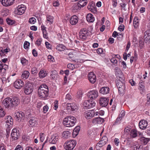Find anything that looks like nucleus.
<instances>
[{
  "mask_svg": "<svg viewBox=\"0 0 150 150\" xmlns=\"http://www.w3.org/2000/svg\"><path fill=\"white\" fill-rule=\"evenodd\" d=\"M122 119L121 117H118L115 121V122L114 123L113 125H115L117 124H119L120 123V121Z\"/></svg>",
  "mask_w": 150,
  "mask_h": 150,
  "instance_id": "57",
  "label": "nucleus"
},
{
  "mask_svg": "<svg viewBox=\"0 0 150 150\" xmlns=\"http://www.w3.org/2000/svg\"><path fill=\"white\" fill-rule=\"evenodd\" d=\"M48 107L47 105L44 106L43 108V112L44 113H46L48 110Z\"/></svg>",
  "mask_w": 150,
  "mask_h": 150,
  "instance_id": "56",
  "label": "nucleus"
},
{
  "mask_svg": "<svg viewBox=\"0 0 150 150\" xmlns=\"http://www.w3.org/2000/svg\"><path fill=\"white\" fill-rule=\"evenodd\" d=\"M48 91L45 90H38V93L39 97L41 98H44L46 97L48 95Z\"/></svg>",
  "mask_w": 150,
  "mask_h": 150,
  "instance_id": "20",
  "label": "nucleus"
},
{
  "mask_svg": "<svg viewBox=\"0 0 150 150\" xmlns=\"http://www.w3.org/2000/svg\"><path fill=\"white\" fill-rule=\"evenodd\" d=\"M98 115V112L96 113L94 110H89L86 111L84 113V115L85 117L87 119H90L94 117L95 115L97 116Z\"/></svg>",
  "mask_w": 150,
  "mask_h": 150,
  "instance_id": "6",
  "label": "nucleus"
},
{
  "mask_svg": "<svg viewBox=\"0 0 150 150\" xmlns=\"http://www.w3.org/2000/svg\"><path fill=\"white\" fill-rule=\"evenodd\" d=\"M96 104V103L95 102L88 100H85L83 104L84 107L87 108L93 107Z\"/></svg>",
  "mask_w": 150,
  "mask_h": 150,
  "instance_id": "8",
  "label": "nucleus"
},
{
  "mask_svg": "<svg viewBox=\"0 0 150 150\" xmlns=\"http://www.w3.org/2000/svg\"><path fill=\"white\" fill-rule=\"evenodd\" d=\"M65 48V47L62 44H60L57 45L56 47L57 50L59 51H63L64 50Z\"/></svg>",
  "mask_w": 150,
  "mask_h": 150,
  "instance_id": "36",
  "label": "nucleus"
},
{
  "mask_svg": "<svg viewBox=\"0 0 150 150\" xmlns=\"http://www.w3.org/2000/svg\"><path fill=\"white\" fill-rule=\"evenodd\" d=\"M26 8L25 6L23 4L19 5L17 8V13L20 15L23 14L25 12Z\"/></svg>",
  "mask_w": 150,
  "mask_h": 150,
  "instance_id": "13",
  "label": "nucleus"
},
{
  "mask_svg": "<svg viewBox=\"0 0 150 150\" xmlns=\"http://www.w3.org/2000/svg\"><path fill=\"white\" fill-rule=\"evenodd\" d=\"M78 21V17L76 16H73L70 20V23L72 25H76Z\"/></svg>",
  "mask_w": 150,
  "mask_h": 150,
  "instance_id": "26",
  "label": "nucleus"
},
{
  "mask_svg": "<svg viewBox=\"0 0 150 150\" xmlns=\"http://www.w3.org/2000/svg\"><path fill=\"white\" fill-rule=\"evenodd\" d=\"M134 150H142V148H140V147L138 145V146H134Z\"/></svg>",
  "mask_w": 150,
  "mask_h": 150,
  "instance_id": "63",
  "label": "nucleus"
},
{
  "mask_svg": "<svg viewBox=\"0 0 150 150\" xmlns=\"http://www.w3.org/2000/svg\"><path fill=\"white\" fill-rule=\"evenodd\" d=\"M76 121V118L73 116L67 117L64 119L63 124L66 127H71L75 125Z\"/></svg>",
  "mask_w": 150,
  "mask_h": 150,
  "instance_id": "2",
  "label": "nucleus"
},
{
  "mask_svg": "<svg viewBox=\"0 0 150 150\" xmlns=\"http://www.w3.org/2000/svg\"><path fill=\"white\" fill-rule=\"evenodd\" d=\"M125 115V111L123 110H122L120 112L119 117H121L122 119V118Z\"/></svg>",
  "mask_w": 150,
  "mask_h": 150,
  "instance_id": "55",
  "label": "nucleus"
},
{
  "mask_svg": "<svg viewBox=\"0 0 150 150\" xmlns=\"http://www.w3.org/2000/svg\"><path fill=\"white\" fill-rule=\"evenodd\" d=\"M43 36L44 38L47 39L48 38V34L47 31H45L42 32Z\"/></svg>",
  "mask_w": 150,
  "mask_h": 150,
  "instance_id": "58",
  "label": "nucleus"
},
{
  "mask_svg": "<svg viewBox=\"0 0 150 150\" xmlns=\"http://www.w3.org/2000/svg\"><path fill=\"white\" fill-rule=\"evenodd\" d=\"M32 74H35L37 73V70L36 68H33L31 71Z\"/></svg>",
  "mask_w": 150,
  "mask_h": 150,
  "instance_id": "60",
  "label": "nucleus"
},
{
  "mask_svg": "<svg viewBox=\"0 0 150 150\" xmlns=\"http://www.w3.org/2000/svg\"><path fill=\"white\" fill-rule=\"evenodd\" d=\"M76 144V142L74 140L66 141L64 144V149L66 150H72Z\"/></svg>",
  "mask_w": 150,
  "mask_h": 150,
  "instance_id": "3",
  "label": "nucleus"
},
{
  "mask_svg": "<svg viewBox=\"0 0 150 150\" xmlns=\"http://www.w3.org/2000/svg\"><path fill=\"white\" fill-rule=\"evenodd\" d=\"M24 85V83L21 80H16L14 83V86L17 89H20Z\"/></svg>",
  "mask_w": 150,
  "mask_h": 150,
  "instance_id": "17",
  "label": "nucleus"
},
{
  "mask_svg": "<svg viewBox=\"0 0 150 150\" xmlns=\"http://www.w3.org/2000/svg\"><path fill=\"white\" fill-rule=\"evenodd\" d=\"M33 86L32 83L28 82L25 85L24 92L27 95H29L33 92Z\"/></svg>",
  "mask_w": 150,
  "mask_h": 150,
  "instance_id": "4",
  "label": "nucleus"
},
{
  "mask_svg": "<svg viewBox=\"0 0 150 150\" xmlns=\"http://www.w3.org/2000/svg\"><path fill=\"white\" fill-rule=\"evenodd\" d=\"M134 56L132 58V62L134 61H135L137 60V54H136L135 53V51H134Z\"/></svg>",
  "mask_w": 150,
  "mask_h": 150,
  "instance_id": "54",
  "label": "nucleus"
},
{
  "mask_svg": "<svg viewBox=\"0 0 150 150\" xmlns=\"http://www.w3.org/2000/svg\"><path fill=\"white\" fill-rule=\"evenodd\" d=\"M21 61L22 64L24 66L28 62V61L23 57L21 59Z\"/></svg>",
  "mask_w": 150,
  "mask_h": 150,
  "instance_id": "46",
  "label": "nucleus"
},
{
  "mask_svg": "<svg viewBox=\"0 0 150 150\" xmlns=\"http://www.w3.org/2000/svg\"><path fill=\"white\" fill-rule=\"evenodd\" d=\"M80 130V127L79 126H77L76 127L74 130V131L73 132V136H74V133H76L75 136H76L78 134V133Z\"/></svg>",
  "mask_w": 150,
  "mask_h": 150,
  "instance_id": "39",
  "label": "nucleus"
},
{
  "mask_svg": "<svg viewBox=\"0 0 150 150\" xmlns=\"http://www.w3.org/2000/svg\"><path fill=\"white\" fill-rule=\"evenodd\" d=\"M124 25H120L118 28V29L120 31H123L124 29Z\"/></svg>",
  "mask_w": 150,
  "mask_h": 150,
  "instance_id": "59",
  "label": "nucleus"
},
{
  "mask_svg": "<svg viewBox=\"0 0 150 150\" xmlns=\"http://www.w3.org/2000/svg\"><path fill=\"white\" fill-rule=\"evenodd\" d=\"M88 78L90 82L92 83H94L96 81V76L93 72H90L88 74Z\"/></svg>",
  "mask_w": 150,
  "mask_h": 150,
  "instance_id": "12",
  "label": "nucleus"
},
{
  "mask_svg": "<svg viewBox=\"0 0 150 150\" xmlns=\"http://www.w3.org/2000/svg\"><path fill=\"white\" fill-rule=\"evenodd\" d=\"M48 91V89L47 86L45 84H43L40 86L39 87L38 90H41Z\"/></svg>",
  "mask_w": 150,
  "mask_h": 150,
  "instance_id": "35",
  "label": "nucleus"
},
{
  "mask_svg": "<svg viewBox=\"0 0 150 150\" xmlns=\"http://www.w3.org/2000/svg\"><path fill=\"white\" fill-rule=\"evenodd\" d=\"M36 21V19L35 18L32 17L29 19L28 22L31 24H34L35 23Z\"/></svg>",
  "mask_w": 150,
  "mask_h": 150,
  "instance_id": "48",
  "label": "nucleus"
},
{
  "mask_svg": "<svg viewBox=\"0 0 150 150\" xmlns=\"http://www.w3.org/2000/svg\"><path fill=\"white\" fill-rule=\"evenodd\" d=\"M14 115L16 117V119L17 120H23L24 116V114L22 112H17L14 114Z\"/></svg>",
  "mask_w": 150,
  "mask_h": 150,
  "instance_id": "22",
  "label": "nucleus"
},
{
  "mask_svg": "<svg viewBox=\"0 0 150 150\" xmlns=\"http://www.w3.org/2000/svg\"><path fill=\"white\" fill-rule=\"evenodd\" d=\"M54 18L50 15H47V20L51 23H52L53 21Z\"/></svg>",
  "mask_w": 150,
  "mask_h": 150,
  "instance_id": "43",
  "label": "nucleus"
},
{
  "mask_svg": "<svg viewBox=\"0 0 150 150\" xmlns=\"http://www.w3.org/2000/svg\"><path fill=\"white\" fill-rule=\"evenodd\" d=\"M15 150H23V148L19 145L17 146Z\"/></svg>",
  "mask_w": 150,
  "mask_h": 150,
  "instance_id": "64",
  "label": "nucleus"
},
{
  "mask_svg": "<svg viewBox=\"0 0 150 150\" xmlns=\"http://www.w3.org/2000/svg\"><path fill=\"white\" fill-rule=\"evenodd\" d=\"M29 75V72L27 71H25L21 75V78L24 79H27Z\"/></svg>",
  "mask_w": 150,
  "mask_h": 150,
  "instance_id": "32",
  "label": "nucleus"
},
{
  "mask_svg": "<svg viewBox=\"0 0 150 150\" xmlns=\"http://www.w3.org/2000/svg\"><path fill=\"white\" fill-rule=\"evenodd\" d=\"M104 121V120L100 117H96L93 119L92 121V123L94 124H102Z\"/></svg>",
  "mask_w": 150,
  "mask_h": 150,
  "instance_id": "28",
  "label": "nucleus"
},
{
  "mask_svg": "<svg viewBox=\"0 0 150 150\" xmlns=\"http://www.w3.org/2000/svg\"><path fill=\"white\" fill-rule=\"evenodd\" d=\"M86 19L87 21L89 22H92L94 20V18L91 13H88L87 15Z\"/></svg>",
  "mask_w": 150,
  "mask_h": 150,
  "instance_id": "29",
  "label": "nucleus"
},
{
  "mask_svg": "<svg viewBox=\"0 0 150 150\" xmlns=\"http://www.w3.org/2000/svg\"><path fill=\"white\" fill-rule=\"evenodd\" d=\"M107 141V139L106 137H103L101 140L97 144L96 147L98 146L101 147L103 146L106 143Z\"/></svg>",
  "mask_w": 150,
  "mask_h": 150,
  "instance_id": "23",
  "label": "nucleus"
},
{
  "mask_svg": "<svg viewBox=\"0 0 150 150\" xmlns=\"http://www.w3.org/2000/svg\"><path fill=\"white\" fill-rule=\"evenodd\" d=\"M118 80L117 81V86L118 88L122 87L123 86H125V78H124L118 79Z\"/></svg>",
  "mask_w": 150,
  "mask_h": 150,
  "instance_id": "24",
  "label": "nucleus"
},
{
  "mask_svg": "<svg viewBox=\"0 0 150 150\" xmlns=\"http://www.w3.org/2000/svg\"><path fill=\"white\" fill-rule=\"evenodd\" d=\"M115 75L118 79L124 78V77L120 69L118 67H116L115 69Z\"/></svg>",
  "mask_w": 150,
  "mask_h": 150,
  "instance_id": "15",
  "label": "nucleus"
},
{
  "mask_svg": "<svg viewBox=\"0 0 150 150\" xmlns=\"http://www.w3.org/2000/svg\"><path fill=\"white\" fill-rule=\"evenodd\" d=\"M14 0H2V4L4 6L8 7L13 4Z\"/></svg>",
  "mask_w": 150,
  "mask_h": 150,
  "instance_id": "18",
  "label": "nucleus"
},
{
  "mask_svg": "<svg viewBox=\"0 0 150 150\" xmlns=\"http://www.w3.org/2000/svg\"><path fill=\"white\" fill-rule=\"evenodd\" d=\"M47 74L45 71L41 69L40 70L39 73V76L40 78H43L45 77Z\"/></svg>",
  "mask_w": 150,
  "mask_h": 150,
  "instance_id": "30",
  "label": "nucleus"
},
{
  "mask_svg": "<svg viewBox=\"0 0 150 150\" xmlns=\"http://www.w3.org/2000/svg\"><path fill=\"white\" fill-rule=\"evenodd\" d=\"M147 100L146 104L148 105H150V94L148 93L147 94Z\"/></svg>",
  "mask_w": 150,
  "mask_h": 150,
  "instance_id": "50",
  "label": "nucleus"
},
{
  "mask_svg": "<svg viewBox=\"0 0 150 150\" xmlns=\"http://www.w3.org/2000/svg\"><path fill=\"white\" fill-rule=\"evenodd\" d=\"M70 132L68 131H64L63 132L62 135L63 137L65 138H68L70 136Z\"/></svg>",
  "mask_w": 150,
  "mask_h": 150,
  "instance_id": "41",
  "label": "nucleus"
},
{
  "mask_svg": "<svg viewBox=\"0 0 150 150\" xmlns=\"http://www.w3.org/2000/svg\"><path fill=\"white\" fill-rule=\"evenodd\" d=\"M88 9L93 13H97L96 7L94 4L92 3L89 4L88 7Z\"/></svg>",
  "mask_w": 150,
  "mask_h": 150,
  "instance_id": "21",
  "label": "nucleus"
},
{
  "mask_svg": "<svg viewBox=\"0 0 150 150\" xmlns=\"http://www.w3.org/2000/svg\"><path fill=\"white\" fill-rule=\"evenodd\" d=\"M28 123L30 127H33L37 125L38 120L35 117H33L29 120Z\"/></svg>",
  "mask_w": 150,
  "mask_h": 150,
  "instance_id": "19",
  "label": "nucleus"
},
{
  "mask_svg": "<svg viewBox=\"0 0 150 150\" xmlns=\"http://www.w3.org/2000/svg\"><path fill=\"white\" fill-rule=\"evenodd\" d=\"M147 124L148 122L146 120H142L139 121V126L140 129H144L146 128Z\"/></svg>",
  "mask_w": 150,
  "mask_h": 150,
  "instance_id": "16",
  "label": "nucleus"
},
{
  "mask_svg": "<svg viewBox=\"0 0 150 150\" xmlns=\"http://www.w3.org/2000/svg\"><path fill=\"white\" fill-rule=\"evenodd\" d=\"M139 20L137 17H135L133 21V26L135 28H137L139 24Z\"/></svg>",
  "mask_w": 150,
  "mask_h": 150,
  "instance_id": "31",
  "label": "nucleus"
},
{
  "mask_svg": "<svg viewBox=\"0 0 150 150\" xmlns=\"http://www.w3.org/2000/svg\"><path fill=\"white\" fill-rule=\"evenodd\" d=\"M109 99L108 98L101 97L99 100L100 105L102 107H106L108 104Z\"/></svg>",
  "mask_w": 150,
  "mask_h": 150,
  "instance_id": "9",
  "label": "nucleus"
},
{
  "mask_svg": "<svg viewBox=\"0 0 150 150\" xmlns=\"http://www.w3.org/2000/svg\"><path fill=\"white\" fill-rule=\"evenodd\" d=\"M139 136H140V140L144 145H146L150 140V139L146 138L143 136V134L140 132H138Z\"/></svg>",
  "mask_w": 150,
  "mask_h": 150,
  "instance_id": "14",
  "label": "nucleus"
},
{
  "mask_svg": "<svg viewBox=\"0 0 150 150\" xmlns=\"http://www.w3.org/2000/svg\"><path fill=\"white\" fill-rule=\"evenodd\" d=\"M6 119L7 120L6 121V123H8V121L10 122V126L8 125L9 126H10L11 125H12L13 124V119L10 116H8L7 117Z\"/></svg>",
  "mask_w": 150,
  "mask_h": 150,
  "instance_id": "34",
  "label": "nucleus"
},
{
  "mask_svg": "<svg viewBox=\"0 0 150 150\" xmlns=\"http://www.w3.org/2000/svg\"><path fill=\"white\" fill-rule=\"evenodd\" d=\"M20 103V100L17 97L7 98L2 101V103L7 108L12 109L17 106Z\"/></svg>",
  "mask_w": 150,
  "mask_h": 150,
  "instance_id": "1",
  "label": "nucleus"
},
{
  "mask_svg": "<svg viewBox=\"0 0 150 150\" xmlns=\"http://www.w3.org/2000/svg\"><path fill=\"white\" fill-rule=\"evenodd\" d=\"M6 21L7 24L10 25H12L14 24L15 21L14 20H12L9 18H7L6 19Z\"/></svg>",
  "mask_w": 150,
  "mask_h": 150,
  "instance_id": "45",
  "label": "nucleus"
},
{
  "mask_svg": "<svg viewBox=\"0 0 150 150\" xmlns=\"http://www.w3.org/2000/svg\"><path fill=\"white\" fill-rule=\"evenodd\" d=\"M88 96L90 99L94 100L98 96V92L96 90H93L88 92Z\"/></svg>",
  "mask_w": 150,
  "mask_h": 150,
  "instance_id": "10",
  "label": "nucleus"
},
{
  "mask_svg": "<svg viewBox=\"0 0 150 150\" xmlns=\"http://www.w3.org/2000/svg\"><path fill=\"white\" fill-rule=\"evenodd\" d=\"M138 134V131L135 128L132 129V138H134L137 137Z\"/></svg>",
  "mask_w": 150,
  "mask_h": 150,
  "instance_id": "38",
  "label": "nucleus"
},
{
  "mask_svg": "<svg viewBox=\"0 0 150 150\" xmlns=\"http://www.w3.org/2000/svg\"><path fill=\"white\" fill-rule=\"evenodd\" d=\"M45 45L46 47L48 49H51V45L48 42H45Z\"/></svg>",
  "mask_w": 150,
  "mask_h": 150,
  "instance_id": "61",
  "label": "nucleus"
},
{
  "mask_svg": "<svg viewBox=\"0 0 150 150\" xmlns=\"http://www.w3.org/2000/svg\"><path fill=\"white\" fill-rule=\"evenodd\" d=\"M57 71L55 70H53L51 72L50 74V76L52 79H55L56 77L57 76Z\"/></svg>",
  "mask_w": 150,
  "mask_h": 150,
  "instance_id": "42",
  "label": "nucleus"
},
{
  "mask_svg": "<svg viewBox=\"0 0 150 150\" xmlns=\"http://www.w3.org/2000/svg\"><path fill=\"white\" fill-rule=\"evenodd\" d=\"M30 43L27 41H25L24 44V48L27 49L28 48L30 45Z\"/></svg>",
  "mask_w": 150,
  "mask_h": 150,
  "instance_id": "52",
  "label": "nucleus"
},
{
  "mask_svg": "<svg viewBox=\"0 0 150 150\" xmlns=\"http://www.w3.org/2000/svg\"><path fill=\"white\" fill-rule=\"evenodd\" d=\"M45 134L44 133H40V139L41 141L42 142L44 139Z\"/></svg>",
  "mask_w": 150,
  "mask_h": 150,
  "instance_id": "53",
  "label": "nucleus"
},
{
  "mask_svg": "<svg viewBox=\"0 0 150 150\" xmlns=\"http://www.w3.org/2000/svg\"><path fill=\"white\" fill-rule=\"evenodd\" d=\"M87 0H80L78 2L81 7H83L85 6L87 4Z\"/></svg>",
  "mask_w": 150,
  "mask_h": 150,
  "instance_id": "33",
  "label": "nucleus"
},
{
  "mask_svg": "<svg viewBox=\"0 0 150 150\" xmlns=\"http://www.w3.org/2000/svg\"><path fill=\"white\" fill-rule=\"evenodd\" d=\"M59 139V136L57 135H53L51 136L50 139L49 140L50 143L55 144Z\"/></svg>",
  "mask_w": 150,
  "mask_h": 150,
  "instance_id": "25",
  "label": "nucleus"
},
{
  "mask_svg": "<svg viewBox=\"0 0 150 150\" xmlns=\"http://www.w3.org/2000/svg\"><path fill=\"white\" fill-rule=\"evenodd\" d=\"M131 129L130 127H127L125 129V134L127 135H129L130 136L131 135Z\"/></svg>",
  "mask_w": 150,
  "mask_h": 150,
  "instance_id": "37",
  "label": "nucleus"
},
{
  "mask_svg": "<svg viewBox=\"0 0 150 150\" xmlns=\"http://www.w3.org/2000/svg\"><path fill=\"white\" fill-rule=\"evenodd\" d=\"M20 131L16 129H13L11 134L12 139L14 140H17L20 136Z\"/></svg>",
  "mask_w": 150,
  "mask_h": 150,
  "instance_id": "7",
  "label": "nucleus"
},
{
  "mask_svg": "<svg viewBox=\"0 0 150 150\" xmlns=\"http://www.w3.org/2000/svg\"><path fill=\"white\" fill-rule=\"evenodd\" d=\"M53 5L54 7L58 6L59 4V2L58 1H54L53 3Z\"/></svg>",
  "mask_w": 150,
  "mask_h": 150,
  "instance_id": "62",
  "label": "nucleus"
},
{
  "mask_svg": "<svg viewBox=\"0 0 150 150\" xmlns=\"http://www.w3.org/2000/svg\"><path fill=\"white\" fill-rule=\"evenodd\" d=\"M67 110H70L71 111H76L78 107L76 104L74 103H68L67 104Z\"/></svg>",
  "mask_w": 150,
  "mask_h": 150,
  "instance_id": "11",
  "label": "nucleus"
},
{
  "mask_svg": "<svg viewBox=\"0 0 150 150\" xmlns=\"http://www.w3.org/2000/svg\"><path fill=\"white\" fill-rule=\"evenodd\" d=\"M110 89L107 87H102L100 90L99 92L103 94H106L109 92Z\"/></svg>",
  "mask_w": 150,
  "mask_h": 150,
  "instance_id": "27",
  "label": "nucleus"
},
{
  "mask_svg": "<svg viewBox=\"0 0 150 150\" xmlns=\"http://www.w3.org/2000/svg\"><path fill=\"white\" fill-rule=\"evenodd\" d=\"M111 62L112 63L114 64H117V61L115 57H112L111 59Z\"/></svg>",
  "mask_w": 150,
  "mask_h": 150,
  "instance_id": "51",
  "label": "nucleus"
},
{
  "mask_svg": "<svg viewBox=\"0 0 150 150\" xmlns=\"http://www.w3.org/2000/svg\"><path fill=\"white\" fill-rule=\"evenodd\" d=\"M89 34L88 30L86 28H83L81 29L79 33V37L81 40H86Z\"/></svg>",
  "mask_w": 150,
  "mask_h": 150,
  "instance_id": "5",
  "label": "nucleus"
},
{
  "mask_svg": "<svg viewBox=\"0 0 150 150\" xmlns=\"http://www.w3.org/2000/svg\"><path fill=\"white\" fill-rule=\"evenodd\" d=\"M131 54L130 53H129L128 54L126 52H124L123 54V58L125 60H126L127 59V57H130Z\"/></svg>",
  "mask_w": 150,
  "mask_h": 150,
  "instance_id": "49",
  "label": "nucleus"
},
{
  "mask_svg": "<svg viewBox=\"0 0 150 150\" xmlns=\"http://www.w3.org/2000/svg\"><path fill=\"white\" fill-rule=\"evenodd\" d=\"M6 114L2 107H0V117H3Z\"/></svg>",
  "mask_w": 150,
  "mask_h": 150,
  "instance_id": "47",
  "label": "nucleus"
},
{
  "mask_svg": "<svg viewBox=\"0 0 150 150\" xmlns=\"http://www.w3.org/2000/svg\"><path fill=\"white\" fill-rule=\"evenodd\" d=\"M118 91L120 94H123L125 92V86H123L122 87L118 88Z\"/></svg>",
  "mask_w": 150,
  "mask_h": 150,
  "instance_id": "40",
  "label": "nucleus"
},
{
  "mask_svg": "<svg viewBox=\"0 0 150 150\" xmlns=\"http://www.w3.org/2000/svg\"><path fill=\"white\" fill-rule=\"evenodd\" d=\"M72 9L74 10L79 9L81 8V6H79L78 3L75 4L72 7Z\"/></svg>",
  "mask_w": 150,
  "mask_h": 150,
  "instance_id": "44",
  "label": "nucleus"
}]
</instances>
